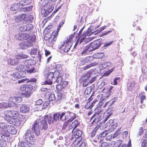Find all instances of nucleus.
<instances>
[{
    "instance_id": "obj_52",
    "label": "nucleus",
    "mask_w": 147,
    "mask_h": 147,
    "mask_svg": "<svg viewBox=\"0 0 147 147\" xmlns=\"http://www.w3.org/2000/svg\"><path fill=\"white\" fill-rule=\"evenodd\" d=\"M135 84L134 83H131L129 84V86H128L127 88V90L128 91L131 90L134 88Z\"/></svg>"
},
{
    "instance_id": "obj_57",
    "label": "nucleus",
    "mask_w": 147,
    "mask_h": 147,
    "mask_svg": "<svg viewBox=\"0 0 147 147\" xmlns=\"http://www.w3.org/2000/svg\"><path fill=\"white\" fill-rule=\"evenodd\" d=\"M26 143L24 142H20L18 143V147H27L26 145Z\"/></svg>"
},
{
    "instance_id": "obj_38",
    "label": "nucleus",
    "mask_w": 147,
    "mask_h": 147,
    "mask_svg": "<svg viewBox=\"0 0 147 147\" xmlns=\"http://www.w3.org/2000/svg\"><path fill=\"white\" fill-rule=\"evenodd\" d=\"M68 82L66 81H63L60 84H58L57 85L56 88L60 86L61 89H62L65 87L68 84Z\"/></svg>"
},
{
    "instance_id": "obj_18",
    "label": "nucleus",
    "mask_w": 147,
    "mask_h": 147,
    "mask_svg": "<svg viewBox=\"0 0 147 147\" xmlns=\"http://www.w3.org/2000/svg\"><path fill=\"white\" fill-rule=\"evenodd\" d=\"M79 124L80 122L78 121L77 120H75L71 124L69 123L68 125L67 126L66 128H65V129L66 130H69L72 129H75Z\"/></svg>"
},
{
    "instance_id": "obj_51",
    "label": "nucleus",
    "mask_w": 147,
    "mask_h": 147,
    "mask_svg": "<svg viewBox=\"0 0 147 147\" xmlns=\"http://www.w3.org/2000/svg\"><path fill=\"white\" fill-rule=\"evenodd\" d=\"M112 32V31L111 30H108L107 31L103 32L100 34V36H104L107 35L109 34L110 32Z\"/></svg>"
},
{
    "instance_id": "obj_25",
    "label": "nucleus",
    "mask_w": 147,
    "mask_h": 147,
    "mask_svg": "<svg viewBox=\"0 0 147 147\" xmlns=\"http://www.w3.org/2000/svg\"><path fill=\"white\" fill-rule=\"evenodd\" d=\"M14 100L17 103H20L22 100V99L21 97L20 96H15L13 98L10 97L9 99V102L11 103H12L13 102L14 104H15V102L13 100Z\"/></svg>"
},
{
    "instance_id": "obj_56",
    "label": "nucleus",
    "mask_w": 147,
    "mask_h": 147,
    "mask_svg": "<svg viewBox=\"0 0 147 147\" xmlns=\"http://www.w3.org/2000/svg\"><path fill=\"white\" fill-rule=\"evenodd\" d=\"M121 129V128L119 129L118 130H117V131L114 133V134H113V138H116L121 133L120 132L119 130Z\"/></svg>"
},
{
    "instance_id": "obj_2",
    "label": "nucleus",
    "mask_w": 147,
    "mask_h": 147,
    "mask_svg": "<svg viewBox=\"0 0 147 147\" xmlns=\"http://www.w3.org/2000/svg\"><path fill=\"white\" fill-rule=\"evenodd\" d=\"M104 104V100L102 99L97 105L96 109H94L95 113L94 114L92 117H91V119L92 120L94 117L98 116L96 118H95L92 121V122L97 123L99 121L102 120L103 118H105L104 116H105L107 113H105L103 115L102 109L101 107L103 106Z\"/></svg>"
},
{
    "instance_id": "obj_34",
    "label": "nucleus",
    "mask_w": 147,
    "mask_h": 147,
    "mask_svg": "<svg viewBox=\"0 0 147 147\" xmlns=\"http://www.w3.org/2000/svg\"><path fill=\"white\" fill-rule=\"evenodd\" d=\"M28 55L23 53H18L16 55V59H21L27 58Z\"/></svg>"
},
{
    "instance_id": "obj_31",
    "label": "nucleus",
    "mask_w": 147,
    "mask_h": 147,
    "mask_svg": "<svg viewBox=\"0 0 147 147\" xmlns=\"http://www.w3.org/2000/svg\"><path fill=\"white\" fill-rule=\"evenodd\" d=\"M109 115H109V114H108L107 115H106V117L105 118H103V119H102V121L103 123H102L101 124V125H100V129H103L107 127L108 125H106L105 123L109 118Z\"/></svg>"
},
{
    "instance_id": "obj_47",
    "label": "nucleus",
    "mask_w": 147,
    "mask_h": 147,
    "mask_svg": "<svg viewBox=\"0 0 147 147\" xmlns=\"http://www.w3.org/2000/svg\"><path fill=\"white\" fill-rule=\"evenodd\" d=\"M26 71L28 73H32L33 72H34L35 71L34 67H31L30 68L29 67H27V69H26Z\"/></svg>"
},
{
    "instance_id": "obj_11",
    "label": "nucleus",
    "mask_w": 147,
    "mask_h": 147,
    "mask_svg": "<svg viewBox=\"0 0 147 147\" xmlns=\"http://www.w3.org/2000/svg\"><path fill=\"white\" fill-rule=\"evenodd\" d=\"M65 115V112L61 113H56L53 115V119L52 118V123H54L55 122L56 123L57 121L59 122L61 121H64L65 119L63 118V117Z\"/></svg>"
},
{
    "instance_id": "obj_28",
    "label": "nucleus",
    "mask_w": 147,
    "mask_h": 147,
    "mask_svg": "<svg viewBox=\"0 0 147 147\" xmlns=\"http://www.w3.org/2000/svg\"><path fill=\"white\" fill-rule=\"evenodd\" d=\"M22 8L20 5V2L11 5L10 7V9L11 11L17 10L18 9Z\"/></svg>"
},
{
    "instance_id": "obj_33",
    "label": "nucleus",
    "mask_w": 147,
    "mask_h": 147,
    "mask_svg": "<svg viewBox=\"0 0 147 147\" xmlns=\"http://www.w3.org/2000/svg\"><path fill=\"white\" fill-rule=\"evenodd\" d=\"M31 2V0H23L20 1V5L22 8L24 6L29 5Z\"/></svg>"
},
{
    "instance_id": "obj_7",
    "label": "nucleus",
    "mask_w": 147,
    "mask_h": 147,
    "mask_svg": "<svg viewBox=\"0 0 147 147\" xmlns=\"http://www.w3.org/2000/svg\"><path fill=\"white\" fill-rule=\"evenodd\" d=\"M93 32H91V29L89 28L87 31H84L83 32V35L80 36L79 38L80 44L84 45L88 42L91 40V38L88 37L86 38L85 36H90Z\"/></svg>"
},
{
    "instance_id": "obj_60",
    "label": "nucleus",
    "mask_w": 147,
    "mask_h": 147,
    "mask_svg": "<svg viewBox=\"0 0 147 147\" xmlns=\"http://www.w3.org/2000/svg\"><path fill=\"white\" fill-rule=\"evenodd\" d=\"M7 125H7L4 123L0 122V128L2 129H6L7 126Z\"/></svg>"
},
{
    "instance_id": "obj_55",
    "label": "nucleus",
    "mask_w": 147,
    "mask_h": 147,
    "mask_svg": "<svg viewBox=\"0 0 147 147\" xmlns=\"http://www.w3.org/2000/svg\"><path fill=\"white\" fill-rule=\"evenodd\" d=\"M8 94L7 91L6 90H3L1 92V93L0 94V96L1 97H3L6 95H7Z\"/></svg>"
},
{
    "instance_id": "obj_15",
    "label": "nucleus",
    "mask_w": 147,
    "mask_h": 147,
    "mask_svg": "<svg viewBox=\"0 0 147 147\" xmlns=\"http://www.w3.org/2000/svg\"><path fill=\"white\" fill-rule=\"evenodd\" d=\"M32 130L36 136H38L40 134V126L39 123L37 120L35 121L31 126Z\"/></svg>"
},
{
    "instance_id": "obj_59",
    "label": "nucleus",
    "mask_w": 147,
    "mask_h": 147,
    "mask_svg": "<svg viewBox=\"0 0 147 147\" xmlns=\"http://www.w3.org/2000/svg\"><path fill=\"white\" fill-rule=\"evenodd\" d=\"M25 24L21 26L19 28V30L21 31V32H22L23 31H26Z\"/></svg>"
},
{
    "instance_id": "obj_50",
    "label": "nucleus",
    "mask_w": 147,
    "mask_h": 147,
    "mask_svg": "<svg viewBox=\"0 0 147 147\" xmlns=\"http://www.w3.org/2000/svg\"><path fill=\"white\" fill-rule=\"evenodd\" d=\"M93 106L92 103L88 102L85 105V108L86 109H91Z\"/></svg>"
},
{
    "instance_id": "obj_32",
    "label": "nucleus",
    "mask_w": 147,
    "mask_h": 147,
    "mask_svg": "<svg viewBox=\"0 0 147 147\" xmlns=\"http://www.w3.org/2000/svg\"><path fill=\"white\" fill-rule=\"evenodd\" d=\"M52 34L51 35V38H48V39L47 40L46 42V45L48 46L51 47L53 45V40L55 37H56L57 36H54L53 35L52 36Z\"/></svg>"
},
{
    "instance_id": "obj_39",
    "label": "nucleus",
    "mask_w": 147,
    "mask_h": 147,
    "mask_svg": "<svg viewBox=\"0 0 147 147\" xmlns=\"http://www.w3.org/2000/svg\"><path fill=\"white\" fill-rule=\"evenodd\" d=\"M43 102L42 99H40L37 101H36L35 103V107L37 109V110L38 111V108L40 107V106H42V105Z\"/></svg>"
},
{
    "instance_id": "obj_6",
    "label": "nucleus",
    "mask_w": 147,
    "mask_h": 147,
    "mask_svg": "<svg viewBox=\"0 0 147 147\" xmlns=\"http://www.w3.org/2000/svg\"><path fill=\"white\" fill-rule=\"evenodd\" d=\"M50 0H45L42 3L43 6L41 9V13L45 17L53 10L54 7L50 4Z\"/></svg>"
},
{
    "instance_id": "obj_4",
    "label": "nucleus",
    "mask_w": 147,
    "mask_h": 147,
    "mask_svg": "<svg viewBox=\"0 0 147 147\" xmlns=\"http://www.w3.org/2000/svg\"><path fill=\"white\" fill-rule=\"evenodd\" d=\"M52 117L50 115H46L44 117H39L37 119V121L39 123L40 127L41 129H46L48 127L47 121L48 123L50 125L52 123Z\"/></svg>"
},
{
    "instance_id": "obj_22",
    "label": "nucleus",
    "mask_w": 147,
    "mask_h": 147,
    "mask_svg": "<svg viewBox=\"0 0 147 147\" xmlns=\"http://www.w3.org/2000/svg\"><path fill=\"white\" fill-rule=\"evenodd\" d=\"M7 132L13 134H16L17 133V131L16 128L13 126L9 125L7 126Z\"/></svg>"
},
{
    "instance_id": "obj_23",
    "label": "nucleus",
    "mask_w": 147,
    "mask_h": 147,
    "mask_svg": "<svg viewBox=\"0 0 147 147\" xmlns=\"http://www.w3.org/2000/svg\"><path fill=\"white\" fill-rule=\"evenodd\" d=\"M73 135L72 136L73 138H77L80 137L82 134V132L79 129H73L72 131Z\"/></svg>"
},
{
    "instance_id": "obj_35",
    "label": "nucleus",
    "mask_w": 147,
    "mask_h": 147,
    "mask_svg": "<svg viewBox=\"0 0 147 147\" xmlns=\"http://www.w3.org/2000/svg\"><path fill=\"white\" fill-rule=\"evenodd\" d=\"M139 97L140 99V103L142 104L143 103L144 100H146V96L144 92H142L139 95Z\"/></svg>"
},
{
    "instance_id": "obj_24",
    "label": "nucleus",
    "mask_w": 147,
    "mask_h": 147,
    "mask_svg": "<svg viewBox=\"0 0 147 147\" xmlns=\"http://www.w3.org/2000/svg\"><path fill=\"white\" fill-rule=\"evenodd\" d=\"M14 105L13 102L11 103L10 102H3L0 103V108H5L7 107H12Z\"/></svg>"
},
{
    "instance_id": "obj_19",
    "label": "nucleus",
    "mask_w": 147,
    "mask_h": 147,
    "mask_svg": "<svg viewBox=\"0 0 147 147\" xmlns=\"http://www.w3.org/2000/svg\"><path fill=\"white\" fill-rule=\"evenodd\" d=\"M9 122L13 125H14L16 126H21L22 121H21L18 118H11L9 119Z\"/></svg>"
},
{
    "instance_id": "obj_61",
    "label": "nucleus",
    "mask_w": 147,
    "mask_h": 147,
    "mask_svg": "<svg viewBox=\"0 0 147 147\" xmlns=\"http://www.w3.org/2000/svg\"><path fill=\"white\" fill-rule=\"evenodd\" d=\"M110 88L108 90L107 92H105L102 94L103 96H104V97L106 98H108L109 96L110 95Z\"/></svg>"
},
{
    "instance_id": "obj_16",
    "label": "nucleus",
    "mask_w": 147,
    "mask_h": 147,
    "mask_svg": "<svg viewBox=\"0 0 147 147\" xmlns=\"http://www.w3.org/2000/svg\"><path fill=\"white\" fill-rule=\"evenodd\" d=\"M56 74V72L54 73L51 72L49 73L47 76V80H45V82H42L41 84L42 85H51L52 84L53 79H54V76Z\"/></svg>"
},
{
    "instance_id": "obj_17",
    "label": "nucleus",
    "mask_w": 147,
    "mask_h": 147,
    "mask_svg": "<svg viewBox=\"0 0 147 147\" xmlns=\"http://www.w3.org/2000/svg\"><path fill=\"white\" fill-rule=\"evenodd\" d=\"M25 71H18L16 72L10 76V78L12 80H15L18 78L24 77L25 76Z\"/></svg>"
},
{
    "instance_id": "obj_62",
    "label": "nucleus",
    "mask_w": 147,
    "mask_h": 147,
    "mask_svg": "<svg viewBox=\"0 0 147 147\" xmlns=\"http://www.w3.org/2000/svg\"><path fill=\"white\" fill-rule=\"evenodd\" d=\"M120 78L119 77H117L114 79L113 80V84L114 85H116L117 84V83L120 81Z\"/></svg>"
},
{
    "instance_id": "obj_54",
    "label": "nucleus",
    "mask_w": 147,
    "mask_h": 147,
    "mask_svg": "<svg viewBox=\"0 0 147 147\" xmlns=\"http://www.w3.org/2000/svg\"><path fill=\"white\" fill-rule=\"evenodd\" d=\"M65 96L61 94H59L58 95V97L57 99V102L59 101L60 100L63 98Z\"/></svg>"
},
{
    "instance_id": "obj_1",
    "label": "nucleus",
    "mask_w": 147,
    "mask_h": 147,
    "mask_svg": "<svg viewBox=\"0 0 147 147\" xmlns=\"http://www.w3.org/2000/svg\"><path fill=\"white\" fill-rule=\"evenodd\" d=\"M14 38L19 40H27L26 42L20 44V46L24 45V47L21 48L22 49L32 46L36 40L35 36L33 35L30 36L29 34H24L23 32H20L15 35Z\"/></svg>"
},
{
    "instance_id": "obj_8",
    "label": "nucleus",
    "mask_w": 147,
    "mask_h": 147,
    "mask_svg": "<svg viewBox=\"0 0 147 147\" xmlns=\"http://www.w3.org/2000/svg\"><path fill=\"white\" fill-rule=\"evenodd\" d=\"M76 115L75 113L68 111L67 113V115L65 116V120L68 119L69 117L70 118L69 119L65 121L64 123L62 129H65V128H66L68 123L69 122H71L76 117Z\"/></svg>"
},
{
    "instance_id": "obj_27",
    "label": "nucleus",
    "mask_w": 147,
    "mask_h": 147,
    "mask_svg": "<svg viewBox=\"0 0 147 147\" xmlns=\"http://www.w3.org/2000/svg\"><path fill=\"white\" fill-rule=\"evenodd\" d=\"M27 69V66L24 65H17L16 67V69L18 71H26Z\"/></svg>"
},
{
    "instance_id": "obj_44",
    "label": "nucleus",
    "mask_w": 147,
    "mask_h": 147,
    "mask_svg": "<svg viewBox=\"0 0 147 147\" xmlns=\"http://www.w3.org/2000/svg\"><path fill=\"white\" fill-rule=\"evenodd\" d=\"M37 49L36 48H32L30 51V55L32 57H34V56L37 53Z\"/></svg>"
},
{
    "instance_id": "obj_46",
    "label": "nucleus",
    "mask_w": 147,
    "mask_h": 147,
    "mask_svg": "<svg viewBox=\"0 0 147 147\" xmlns=\"http://www.w3.org/2000/svg\"><path fill=\"white\" fill-rule=\"evenodd\" d=\"M106 83L105 82L103 81L101 82L100 84L98 86V88H99L101 89H102V91H103L105 88V85Z\"/></svg>"
},
{
    "instance_id": "obj_64",
    "label": "nucleus",
    "mask_w": 147,
    "mask_h": 147,
    "mask_svg": "<svg viewBox=\"0 0 147 147\" xmlns=\"http://www.w3.org/2000/svg\"><path fill=\"white\" fill-rule=\"evenodd\" d=\"M22 95L25 97L28 98L30 96V92H26L22 94Z\"/></svg>"
},
{
    "instance_id": "obj_5",
    "label": "nucleus",
    "mask_w": 147,
    "mask_h": 147,
    "mask_svg": "<svg viewBox=\"0 0 147 147\" xmlns=\"http://www.w3.org/2000/svg\"><path fill=\"white\" fill-rule=\"evenodd\" d=\"M73 38L72 35L69 36L65 41L61 43L59 46V48L60 49L61 52L67 53L69 51L72 45V38Z\"/></svg>"
},
{
    "instance_id": "obj_12",
    "label": "nucleus",
    "mask_w": 147,
    "mask_h": 147,
    "mask_svg": "<svg viewBox=\"0 0 147 147\" xmlns=\"http://www.w3.org/2000/svg\"><path fill=\"white\" fill-rule=\"evenodd\" d=\"M92 74L90 72L86 73L82 76L80 79V83H83V86L85 87L89 83V79L91 78Z\"/></svg>"
},
{
    "instance_id": "obj_13",
    "label": "nucleus",
    "mask_w": 147,
    "mask_h": 147,
    "mask_svg": "<svg viewBox=\"0 0 147 147\" xmlns=\"http://www.w3.org/2000/svg\"><path fill=\"white\" fill-rule=\"evenodd\" d=\"M108 66L110 67H113L111 69L105 72L104 74L106 76L109 75L113 71H114V67L112 66V65L111 64V63L109 62L103 63L101 64L99 67V68L100 69H103Z\"/></svg>"
},
{
    "instance_id": "obj_58",
    "label": "nucleus",
    "mask_w": 147,
    "mask_h": 147,
    "mask_svg": "<svg viewBox=\"0 0 147 147\" xmlns=\"http://www.w3.org/2000/svg\"><path fill=\"white\" fill-rule=\"evenodd\" d=\"M106 28V26H104L102 27H100V28H99L96 31H95L94 32V34L98 33H100L103 30H104Z\"/></svg>"
},
{
    "instance_id": "obj_42",
    "label": "nucleus",
    "mask_w": 147,
    "mask_h": 147,
    "mask_svg": "<svg viewBox=\"0 0 147 147\" xmlns=\"http://www.w3.org/2000/svg\"><path fill=\"white\" fill-rule=\"evenodd\" d=\"M117 98L115 97L112 98L110 100L107 102L108 103V106L109 107L111 106L117 100Z\"/></svg>"
},
{
    "instance_id": "obj_41",
    "label": "nucleus",
    "mask_w": 147,
    "mask_h": 147,
    "mask_svg": "<svg viewBox=\"0 0 147 147\" xmlns=\"http://www.w3.org/2000/svg\"><path fill=\"white\" fill-rule=\"evenodd\" d=\"M2 138L3 139V140H7L8 138H9V135L8 133L7 132L6 133H4L2 134L1 136Z\"/></svg>"
},
{
    "instance_id": "obj_49",
    "label": "nucleus",
    "mask_w": 147,
    "mask_h": 147,
    "mask_svg": "<svg viewBox=\"0 0 147 147\" xmlns=\"http://www.w3.org/2000/svg\"><path fill=\"white\" fill-rule=\"evenodd\" d=\"M55 99V97L54 94H51L49 97V101H53Z\"/></svg>"
},
{
    "instance_id": "obj_43",
    "label": "nucleus",
    "mask_w": 147,
    "mask_h": 147,
    "mask_svg": "<svg viewBox=\"0 0 147 147\" xmlns=\"http://www.w3.org/2000/svg\"><path fill=\"white\" fill-rule=\"evenodd\" d=\"M49 104V102H45L43 104L42 106H40V107L38 108V111L45 109Z\"/></svg>"
},
{
    "instance_id": "obj_45",
    "label": "nucleus",
    "mask_w": 147,
    "mask_h": 147,
    "mask_svg": "<svg viewBox=\"0 0 147 147\" xmlns=\"http://www.w3.org/2000/svg\"><path fill=\"white\" fill-rule=\"evenodd\" d=\"M98 63H97L96 62H93L89 65H87L84 67V70H86L91 67H92L96 65H98Z\"/></svg>"
},
{
    "instance_id": "obj_48",
    "label": "nucleus",
    "mask_w": 147,
    "mask_h": 147,
    "mask_svg": "<svg viewBox=\"0 0 147 147\" xmlns=\"http://www.w3.org/2000/svg\"><path fill=\"white\" fill-rule=\"evenodd\" d=\"M25 26L26 27V31H29L31 30L33 27V25L32 24H25Z\"/></svg>"
},
{
    "instance_id": "obj_10",
    "label": "nucleus",
    "mask_w": 147,
    "mask_h": 147,
    "mask_svg": "<svg viewBox=\"0 0 147 147\" xmlns=\"http://www.w3.org/2000/svg\"><path fill=\"white\" fill-rule=\"evenodd\" d=\"M4 114L5 115V117H4L5 119L9 121L10 118H13V117H18L19 115L18 111L9 110L5 111Z\"/></svg>"
},
{
    "instance_id": "obj_30",
    "label": "nucleus",
    "mask_w": 147,
    "mask_h": 147,
    "mask_svg": "<svg viewBox=\"0 0 147 147\" xmlns=\"http://www.w3.org/2000/svg\"><path fill=\"white\" fill-rule=\"evenodd\" d=\"M93 59V57H92L90 56L87 57L81 61V63L82 65L85 64L86 63H88L91 62Z\"/></svg>"
},
{
    "instance_id": "obj_53",
    "label": "nucleus",
    "mask_w": 147,
    "mask_h": 147,
    "mask_svg": "<svg viewBox=\"0 0 147 147\" xmlns=\"http://www.w3.org/2000/svg\"><path fill=\"white\" fill-rule=\"evenodd\" d=\"M7 145V142L5 140H1L0 143V146L1 147H5Z\"/></svg>"
},
{
    "instance_id": "obj_14",
    "label": "nucleus",
    "mask_w": 147,
    "mask_h": 147,
    "mask_svg": "<svg viewBox=\"0 0 147 147\" xmlns=\"http://www.w3.org/2000/svg\"><path fill=\"white\" fill-rule=\"evenodd\" d=\"M32 18L33 19V18L31 16H29L25 15V14L22 13L19 14L18 16L16 17L15 18V21L17 22H18L21 21L24 22L25 21H31V19H30V18Z\"/></svg>"
},
{
    "instance_id": "obj_20",
    "label": "nucleus",
    "mask_w": 147,
    "mask_h": 147,
    "mask_svg": "<svg viewBox=\"0 0 147 147\" xmlns=\"http://www.w3.org/2000/svg\"><path fill=\"white\" fill-rule=\"evenodd\" d=\"M32 88V86L31 85H22L20 87L21 90L26 92H30Z\"/></svg>"
},
{
    "instance_id": "obj_29",
    "label": "nucleus",
    "mask_w": 147,
    "mask_h": 147,
    "mask_svg": "<svg viewBox=\"0 0 147 147\" xmlns=\"http://www.w3.org/2000/svg\"><path fill=\"white\" fill-rule=\"evenodd\" d=\"M64 23V22L63 21L61 22L59 24V25L58 26L57 30L54 31L52 33V35H53L54 36H57L58 35V33L60 30V28L63 26Z\"/></svg>"
},
{
    "instance_id": "obj_26",
    "label": "nucleus",
    "mask_w": 147,
    "mask_h": 147,
    "mask_svg": "<svg viewBox=\"0 0 147 147\" xmlns=\"http://www.w3.org/2000/svg\"><path fill=\"white\" fill-rule=\"evenodd\" d=\"M29 106L26 105L24 104L21 106L20 108V110L22 113H26L29 111Z\"/></svg>"
},
{
    "instance_id": "obj_9",
    "label": "nucleus",
    "mask_w": 147,
    "mask_h": 147,
    "mask_svg": "<svg viewBox=\"0 0 147 147\" xmlns=\"http://www.w3.org/2000/svg\"><path fill=\"white\" fill-rule=\"evenodd\" d=\"M24 137L27 142L30 144H33L34 140L35 139L34 133L29 129L25 131Z\"/></svg>"
},
{
    "instance_id": "obj_40",
    "label": "nucleus",
    "mask_w": 147,
    "mask_h": 147,
    "mask_svg": "<svg viewBox=\"0 0 147 147\" xmlns=\"http://www.w3.org/2000/svg\"><path fill=\"white\" fill-rule=\"evenodd\" d=\"M110 132V130H106L101 132L99 136H97V138L99 139V137L100 136L101 137H105L107 134Z\"/></svg>"
},
{
    "instance_id": "obj_37",
    "label": "nucleus",
    "mask_w": 147,
    "mask_h": 147,
    "mask_svg": "<svg viewBox=\"0 0 147 147\" xmlns=\"http://www.w3.org/2000/svg\"><path fill=\"white\" fill-rule=\"evenodd\" d=\"M55 68L56 70L55 72H56V75L58 76L61 70V66L60 64L57 65L55 66Z\"/></svg>"
},
{
    "instance_id": "obj_36",
    "label": "nucleus",
    "mask_w": 147,
    "mask_h": 147,
    "mask_svg": "<svg viewBox=\"0 0 147 147\" xmlns=\"http://www.w3.org/2000/svg\"><path fill=\"white\" fill-rule=\"evenodd\" d=\"M24 63L25 64H27L29 65H32L35 64L36 63V61L32 59H27L24 61Z\"/></svg>"
},
{
    "instance_id": "obj_3",
    "label": "nucleus",
    "mask_w": 147,
    "mask_h": 147,
    "mask_svg": "<svg viewBox=\"0 0 147 147\" xmlns=\"http://www.w3.org/2000/svg\"><path fill=\"white\" fill-rule=\"evenodd\" d=\"M102 39H99L86 46L81 52V55L86 56L89 54L91 52L98 49L102 44Z\"/></svg>"
},
{
    "instance_id": "obj_21",
    "label": "nucleus",
    "mask_w": 147,
    "mask_h": 147,
    "mask_svg": "<svg viewBox=\"0 0 147 147\" xmlns=\"http://www.w3.org/2000/svg\"><path fill=\"white\" fill-rule=\"evenodd\" d=\"M7 61V64L11 66L16 65L19 63L18 61L14 57L9 59Z\"/></svg>"
},
{
    "instance_id": "obj_63",
    "label": "nucleus",
    "mask_w": 147,
    "mask_h": 147,
    "mask_svg": "<svg viewBox=\"0 0 147 147\" xmlns=\"http://www.w3.org/2000/svg\"><path fill=\"white\" fill-rule=\"evenodd\" d=\"M62 81V77L61 76H59L56 80V82L60 84Z\"/></svg>"
}]
</instances>
